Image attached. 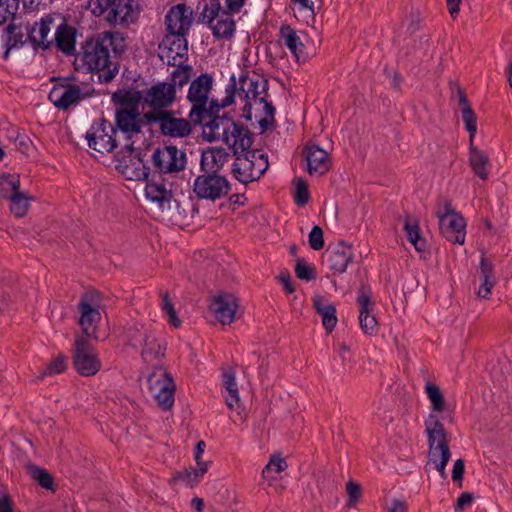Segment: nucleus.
Masks as SVG:
<instances>
[{
	"mask_svg": "<svg viewBox=\"0 0 512 512\" xmlns=\"http://www.w3.org/2000/svg\"><path fill=\"white\" fill-rule=\"evenodd\" d=\"M226 96L221 100L222 107H228L238 98L242 107V116L254 119L265 132L274 126L275 107L268 101V81L263 76L241 70L238 79L232 75L226 87Z\"/></svg>",
	"mask_w": 512,
	"mask_h": 512,
	"instance_id": "1",
	"label": "nucleus"
},
{
	"mask_svg": "<svg viewBox=\"0 0 512 512\" xmlns=\"http://www.w3.org/2000/svg\"><path fill=\"white\" fill-rule=\"evenodd\" d=\"M110 49L115 55L122 54L127 49L126 37L118 31H103L87 39L81 46V51L75 56L74 68L82 72H102L99 79L110 82L118 73L113 65Z\"/></svg>",
	"mask_w": 512,
	"mask_h": 512,
	"instance_id": "2",
	"label": "nucleus"
},
{
	"mask_svg": "<svg viewBox=\"0 0 512 512\" xmlns=\"http://www.w3.org/2000/svg\"><path fill=\"white\" fill-rule=\"evenodd\" d=\"M203 134L208 141H222L237 155L247 151L253 142L251 132L242 124L225 116H216L205 122Z\"/></svg>",
	"mask_w": 512,
	"mask_h": 512,
	"instance_id": "3",
	"label": "nucleus"
},
{
	"mask_svg": "<svg viewBox=\"0 0 512 512\" xmlns=\"http://www.w3.org/2000/svg\"><path fill=\"white\" fill-rule=\"evenodd\" d=\"M213 78L204 73L195 78L189 87L187 99L192 104L189 118L194 124H202L217 116L221 108V102L216 99L209 100Z\"/></svg>",
	"mask_w": 512,
	"mask_h": 512,
	"instance_id": "4",
	"label": "nucleus"
},
{
	"mask_svg": "<svg viewBox=\"0 0 512 512\" xmlns=\"http://www.w3.org/2000/svg\"><path fill=\"white\" fill-rule=\"evenodd\" d=\"M425 430L429 444V464H433L434 468L445 478V467L450 459L451 452L444 426L434 413H430L425 420Z\"/></svg>",
	"mask_w": 512,
	"mask_h": 512,
	"instance_id": "5",
	"label": "nucleus"
},
{
	"mask_svg": "<svg viewBox=\"0 0 512 512\" xmlns=\"http://www.w3.org/2000/svg\"><path fill=\"white\" fill-rule=\"evenodd\" d=\"M268 157L266 154L249 149L236 155L232 172L241 183L247 184L258 180L268 169Z\"/></svg>",
	"mask_w": 512,
	"mask_h": 512,
	"instance_id": "6",
	"label": "nucleus"
},
{
	"mask_svg": "<svg viewBox=\"0 0 512 512\" xmlns=\"http://www.w3.org/2000/svg\"><path fill=\"white\" fill-rule=\"evenodd\" d=\"M233 13L221 7L220 0H210L205 3L201 12L204 22H207L213 35L220 39H231L235 32V21Z\"/></svg>",
	"mask_w": 512,
	"mask_h": 512,
	"instance_id": "7",
	"label": "nucleus"
},
{
	"mask_svg": "<svg viewBox=\"0 0 512 512\" xmlns=\"http://www.w3.org/2000/svg\"><path fill=\"white\" fill-rule=\"evenodd\" d=\"M439 219L441 234L451 243L463 244L466 236V222L463 216L455 211L451 203L445 201L436 212Z\"/></svg>",
	"mask_w": 512,
	"mask_h": 512,
	"instance_id": "8",
	"label": "nucleus"
},
{
	"mask_svg": "<svg viewBox=\"0 0 512 512\" xmlns=\"http://www.w3.org/2000/svg\"><path fill=\"white\" fill-rule=\"evenodd\" d=\"M185 152L176 146L166 145L155 149L152 154V165L159 175L173 177L186 167Z\"/></svg>",
	"mask_w": 512,
	"mask_h": 512,
	"instance_id": "9",
	"label": "nucleus"
},
{
	"mask_svg": "<svg viewBox=\"0 0 512 512\" xmlns=\"http://www.w3.org/2000/svg\"><path fill=\"white\" fill-rule=\"evenodd\" d=\"M193 192L198 199L216 201L229 194L230 183L221 174L202 172L194 179Z\"/></svg>",
	"mask_w": 512,
	"mask_h": 512,
	"instance_id": "10",
	"label": "nucleus"
},
{
	"mask_svg": "<svg viewBox=\"0 0 512 512\" xmlns=\"http://www.w3.org/2000/svg\"><path fill=\"white\" fill-rule=\"evenodd\" d=\"M115 119L118 129L126 135L127 139L138 134L142 124L138 100L125 95L116 110Z\"/></svg>",
	"mask_w": 512,
	"mask_h": 512,
	"instance_id": "11",
	"label": "nucleus"
},
{
	"mask_svg": "<svg viewBox=\"0 0 512 512\" xmlns=\"http://www.w3.org/2000/svg\"><path fill=\"white\" fill-rule=\"evenodd\" d=\"M73 365L84 377L93 376L101 369V361L87 338L79 337L75 340Z\"/></svg>",
	"mask_w": 512,
	"mask_h": 512,
	"instance_id": "12",
	"label": "nucleus"
},
{
	"mask_svg": "<svg viewBox=\"0 0 512 512\" xmlns=\"http://www.w3.org/2000/svg\"><path fill=\"white\" fill-rule=\"evenodd\" d=\"M176 89L173 84L167 82H158L143 91V105L151 108L153 112L146 114L149 118L158 112H167L165 109L170 107L176 100Z\"/></svg>",
	"mask_w": 512,
	"mask_h": 512,
	"instance_id": "13",
	"label": "nucleus"
},
{
	"mask_svg": "<svg viewBox=\"0 0 512 512\" xmlns=\"http://www.w3.org/2000/svg\"><path fill=\"white\" fill-rule=\"evenodd\" d=\"M117 130L113 125L102 119L94 123L86 134L90 148L104 154L112 152L117 147Z\"/></svg>",
	"mask_w": 512,
	"mask_h": 512,
	"instance_id": "14",
	"label": "nucleus"
},
{
	"mask_svg": "<svg viewBox=\"0 0 512 512\" xmlns=\"http://www.w3.org/2000/svg\"><path fill=\"white\" fill-rule=\"evenodd\" d=\"M149 120L158 123L161 132L170 137L184 138L192 132V121L177 118L172 112H158L150 116Z\"/></svg>",
	"mask_w": 512,
	"mask_h": 512,
	"instance_id": "15",
	"label": "nucleus"
},
{
	"mask_svg": "<svg viewBox=\"0 0 512 512\" xmlns=\"http://www.w3.org/2000/svg\"><path fill=\"white\" fill-rule=\"evenodd\" d=\"M172 186L173 183L168 178L162 175L154 176L146 184L145 195L161 210L169 209L173 198Z\"/></svg>",
	"mask_w": 512,
	"mask_h": 512,
	"instance_id": "16",
	"label": "nucleus"
},
{
	"mask_svg": "<svg viewBox=\"0 0 512 512\" xmlns=\"http://www.w3.org/2000/svg\"><path fill=\"white\" fill-rule=\"evenodd\" d=\"M324 261L334 273L342 274L353 261L352 247L344 241L330 244L324 253Z\"/></svg>",
	"mask_w": 512,
	"mask_h": 512,
	"instance_id": "17",
	"label": "nucleus"
},
{
	"mask_svg": "<svg viewBox=\"0 0 512 512\" xmlns=\"http://www.w3.org/2000/svg\"><path fill=\"white\" fill-rule=\"evenodd\" d=\"M161 58L166 59L167 64L176 66L182 64L188 55V42L185 36L168 34L160 46Z\"/></svg>",
	"mask_w": 512,
	"mask_h": 512,
	"instance_id": "18",
	"label": "nucleus"
},
{
	"mask_svg": "<svg viewBox=\"0 0 512 512\" xmlns=\"http://www.w3.org/2000/svg\"><path fill=\"white\" fill-rule=\"evenodd\" d=\"M129 338L133 345L139 343L143 346L141 356L144 362L152 363L154 360L164 356V348L157 337L154 333L144 329L143 326H141V329H136Z\"/></svg>",
	"mask_w": 512,
	"mask_h": 512,
	"instance_id": "19",
	"label": "nucleus"
},
{
	"mask_svg": "<svg viewBox=\"0 0 512 512\" xmlns=\"http://www.w3.org/2000/svg\"><path fill=\"white\" fill-rule=\"evenodd\" d=\"M0 186L11 191L10 195H4L11 201L10 210L16 217H23L29 208L30 199L19 191L20 180L17 175H8L0 178Z\"/></svg>",
	"mask_w": 512,
	"mask_h": 512,
	"instance_id": "20",
	"label": "nucleus"
},
{
	"mask_svg": "<svg viewBox=\"0 0 512 512\" xmlns=\"http://www.w3.org/2000/svg\"><path fill=\"white\" fill-rule=\"evenodd\" d=\"M209 308L222 325H229L234 321L238 309L237 298L233 294L220 292L211 299Z\"/></svg>",
	"mask_w": 512,
	"mask_h": 512,
	"instance_id": "21",
	"label": "nucleus"
},
{
	"mask_svg": "<svg viewBox=\"0 0 512 512\" xmlns=\"http://www.w3.org/2000/svg\"><path fill=\"white\" fill-rule=\"evenodd\" d=\"M165 25L169 34L186 36L192 25V11L183 3L171 7L165 16Z\"/></svg>",
	"mask_w": 512,
	"mask_h": 512,
	"instance_id": "22",
	"label": "nucleus"
},
{
	"mask_svg": "<svg viewBox=\"0 0 512 512\" xmlns=\"http://www.w3.org/2000/svg\"><path fill=\"white\" fill-rule=\"evenodd\" d=\"M138 15V4L134 0H115L105 19L113 25H127L135 22Z\"/></svg>",
	"mask_w": 512,
	"mask_h": 512,
	"instance_id": "23",
	"label": "nucleus"
},
{
	"mask_svg": "<svg viewBox=\"0 0 512 512\" xmlns=\"http://www.w3.org/2000/svg\"><path fill=\"white\" fill-rule=\"evenodd\" d=\"M307 162V171L310 175L321 176L331 167L328 153L317 145H307L303 150Z\"/></svg>",
	"mask_w": 512,
	"mask_h": 512,
	"instance_id": "24",
	"label": "nucleus"
},
{
	"mask_svg": "<svg viewBox=\"0 0 512 512\" xmlns=\"http://www.w3.org/2000/svg\"><path fill=\"white\" fill-rule=\"evenodd\" d=\"M84 98L82 90L77 85L54 87L49 93V100L59 109L66 110L71 105Z\"/></svg>",
	"mask_w": 512,
	"mask_h": 512,
	"instance_id": "25",
	"label": "nucleus"
},
{
	"mask_svg": "<svg viewBox=\"0 0 512 512\" xmlns=\"http://www.w3.org/2000/svg\"><path fill=\"white\" fill-rule=\"evenodd\" d=\"M54 27V17L47 15L39 22H35L32 29L29 31V40L33 43L35 48L46 50L53 44V38L49 39L48 35Z\"/></svg>",
	"mask_w": 512,
	"mask_h": 512,
	"instance_id": "26",
	"label": "nucleus"
},
{
	"mask_svg": "<svg viewBox=\"0 0 512 512\" xmlns=\"http://www.w3.org/2000/svg\"><path fill=\"white\" fill-rule=\"evenodd\" d=\"M94 293L85 294L78 304L81 313L79 324L86 336L90 337V330L100 321L101 315L99 310L92 305Z\"/></svg>",
	"mask_w": 512,
	"mask_h": 512,
	"instance_id": "27",
	"label": "nucleus"
},
{
	"mask_svg": "<svg viewBox=\"0 0 512 512\" xmlns=\"http://www.w3.org/2000/svg\"><path fill=\"white\" fill-rule=\"evenodd\" d=\"M229 158V153L223 148H208L205 151H203L201 155V171L219 174V171L224 167L225 163H227Z\"/></svg>",
	"mask_w": 512,
	"mask_h": 512,
	"instance_id": "28",
	"label": "nucleus"
},
{
	"mask_svg": "<svg viewBox=\"0 0 512 512\" xmlns=\"http://www.w3.org/2000/svg\"><path fill=\"white\" fill-rule=\"evenodd\" d=\"M56 47L65 53L71 55L75 51L76 43V29L62 21L56 26L55 34L53 37Z\"/></svg>",
	"mask_w": 512,
	"mask_h": 512,
	"instance_id": "29",
	"label": "nucleus"
},
{
	"mask_svg": "<svg viewBox=\"0 0 512 512\" xmlns=\"http://www.w3.org/2000/svg\"><path fill=\"white\" fill-rule=\"evenodd\" d=\"M280 38L283 44L290 50L296 61H305L307 54L305 53V45L297 32L289 25L280 28Z\"/></svg>",
	"mask_w": 512,
	"mask_h": 512,
	"instance_id": "30",
	"label": "nucleus"
},
{
	"mask_svg": "<svg viewBox=\"0 0 512 512\" xmlns=\"http://www.w3.org/2000/svg\"><path fill=\"white\" fill-rule=\"evenodd\" d=\"M313 306L321 316L322 324L326 331L330 333L337 324L336 308L328 303L324 297L316 296L313 300Z\"/></svg>",
	"mask_w": 512,
	"mask_h": 512,
	"instance_id": "31",
	"label": "nucleus"
},
{
	"mask_svg": "<svg viewBox=\"0 0 512 512\" xmlns=\"http://www.w3.org/2000/svg\"><path fill=\"white\" fill-rule=\"evenodd\" d=\"M223 387L227 392V395L225 396L227 407L229 409L239 407L240 397L234 371L229 370L223 373Z\"/></svg>",
	"mask_w": 512,
	"mask_h": 512,
	"instance_id": "32",
	"label": "nucleus"
},
{
	"mask_svg": "<svg viewBox=\"0 0 512 512\" xmlns=\"http://www.w3.org/2000/svg\"><path fill=\"white\" fill-rule=\"evenodd\" d=\"M404 230L409 242L415 247V249L418 252L425 251L426 241L421 237L418 220L411 216H407L404 222Z\"/></svg>",
	"mask_w": 512,
	"mask_h": 512,
	"instance_id": "33",
	"label": "nucleus"
},
{
	"mask_svg": "<svg viewBox=\"0 0 512 512\" xmlns=\"http://www.w3.org/2000/svg\"><path fill=\"white\" fill-rule=\"evenodd\" d=\"M469 161L474 173L481 179H486L488 176L486 168L488 164V157L484 152L477 149L473 145V142H470Z\"/></svg>",
	"mask_w": 512,
	"mask_h": 512,
	"instance_id": "34",
	"label": "nucleus"
},
{
	"mask_svg": "<svg viewBox=\"0 0 512 512\" xmlns=\"http://www.w3.org/2000/svg\"><path fill=\"white\" fill-rule=\"evenodd\" d=\"M459 104L462 106V119L467 131L469 132V140L470 142H473L477 131L476 115L469 105L466 96L462 92L459 93Z\"/></svg>",
	"mask_w": 512,
	"mask_h": 512,
	"instance_id": "35",
	"label": "nucleus"
},
{
	"mask_svg": "<svg viewBox=\"0 0 512 512\" xmlns=\"http://www.w3.org/2000/svg\"><path fill=\"white\" fill-rule=\"evenodd\" d=\"M480 278L481 284L477 293L479 297L486 299L491 294V289L494 285V278L492 274V266L485 258H482L481 260Z\"/></svg>",
	"mask_w": 512,
	"mask_h": 512,
	"instance_id": "36",
	"label": "nucleus"
},
{
	"mask_svg": "<svg viewBox=\"0 0 512 512\" xmlns=\"http://www.w3.org/2000/svg\"><path fill=\"white\" fill-rule=\"evenodd\" d=\"M5 47L4 59H8L10 50L12 48L22 46L24 44V34L20 27L10 23L4 30Z\"/></svg>",
	"mask_w": 512,
	"mask_h": 512,
	"instance_id": "37",
	"label": "nucleus"
},
{
	"mask_svg": "<svg viewBox=\"0 0 512 512\" xmlns=\"http://www.w3.org/2000/svg\"><path fill=\"white\" fill-rule=\"evenodd\" d=\"M147 382L151 394L159 391L163 386H170L174 383L170 374L162 367H156L148 376Z\"/></svg>",
	"mask_w": 512,
	"mask_h": 512,
	"instance_id": "38",
	"label": "nucleus"
},
{
	"mask_svg": "<svg viewBox=\"0 0 512 512\" xmlns=\"http://www.w3.org/2000/svg\"><path fill=\"white\" fill-rule=\"evenodd\" d=\"M425 392L431 403L432 412L444 411L445 399L440 388L431 382H427L425 385Z\"/></svg>",
	"mask_w": 512,
	"mask_h": 512,
	"instance_id": "39",
	"label": "nucleus"
},
{
	"mask_svg": "<svg viewBox=\"0 0 512 512\" xmlns=\"http://www.w3.org/2000/svg\"><path fill=\"white\" fill-rule=\"evenodd\" d=\"M207 470V465H196V468H194L193 470H184L178 472L175 477V480L182 481L187 486L193 487L199 482L200 478L204 476Z\"/></svg>",
	"mask_w": 512,
	"mask_h": 512,
	"instance_id": "40",
	"label": "nucleus"
},
{
	"mask_svg": "<svg viewBox=\"0 0 512 512\" xmlns=\"http://www.w3.org/2000/svg\"><path fill=\"white\" fill-rule=\"evenodd\" d=\"M192 67L190 65L178 64L176 69L171 73V79L168 84H173V87L182 88L186 85L191 77Z\"/></svg>",
	"mask_w": 512,
	"mask_h": 512,
	"instance_id": "41",
	"label": "nucleus"
},
{
	"mask_svg": "<svg viewBox=\"0 0 512 512\" xmlns=\"http://www.w3.org/2000/svg\"><path fill=\"white\" fill-rule=\"evenodd\" d=\"M175 384L163 386L159 391L152 394L157 404L164 410L170 409L174 404Z\"/></svg>",
	"mask_w": 512,
	"mask_h": 512,
	"instance_id": "42",
	"label": "nucleus"
},
{
	"mask_svg": "<svg viewBox=\"0 0 512 512\" xmlns=\"http://www.w3.org/2000/svg\"><path fill=\"white\" fill-rule=\"evenodd\" d=\"M160 306L163 313L166 315L168 322L175 328L180 327L181 320L178 318L174 305L167 292L161 294Z\"/></svg>",
	"mask_w": 512,
	"mask_h": 512,
	"instance_id": "43",
	"label": "nucleus"
},
{
	"mask_svg": "<svg viewBox=\"0 0 512 512\" xmlns=\"http://www.w3.org/2000/svg\"><path fill=\"white\" fill-rule=\"evenodd\" d=\"M356 303L359 307V317L373 314L375 302L371 299L370 293L366 289L361 288L358 291Z\"/></svg>",
	"mask_w": 512,
	"mask_h": 512,
	"instance_id": "44",
	"label": "nucleus"
},
{
	"mask_svg": "<svg viewBox=\"0 0 512 512\" xmlns=\"http://www.w3.org/2000/svg\"><path fill=\"white\" fill-rule=\"evenodd\" d=\"M19 9V0H0V25L12 20Z\"/></svg>",
	"mask_w": 512,
	"mask_h": 512,
	"instance_id": "45",
	"label": "nucleus"
},
{
	"mask_svg": "<svg viewBox=\"0 0 512 512\" xmlns=\"http://www.w3.org/2000/svg\"><path fill=\"white\" fill-rule=\"evenodd\" d=\"M287 468V463L285 459L279 457V456H273L270 458L269 462L266 464V466L263 468L262 471V477L264 479H271L272 473H281Z\"/></svg>",
	"mask_w": 512,
	"mask_h": 512,
	"instance_id": "46",
	"label": "nucleus"
},
{
	"mask_svg": "<svg viewBox=\"0 0 512 512\" xmlns=\"http://www.w3.org/2000/svg\"><path fill=\"white\" fill-rule=\"evenodd\" d=\"M31 476L38 481V483L46 489H50L53 486L52 476L44 469L33 466L30 468Z\"/></svg>",
	"mask_w": 512,
	"mask_h": 512,
	"instance_id": "47",
	"label": "nucleus"
},
{
	"mask_svg": "<svg viewBox=\"0 0 512 512\" xmlns=\"http://www.w3.org/2000/svg\"><path fill=\"white\" fill-rule=\"evenodd\" d=\"M294 200L298 206H304L309 201L308 187L306 182L302 179L296 181Z\"/></svg>",
	"mask_w": 512,
	"mask_h": 512,
	"instance_id": "48",
	"label": "nucleus"
},
{
	"mask_svg": "<svg viewBox=\"0 0 512 512\" xmlns=\"http://www.w3.org/2000/svg\"><path fill=\"white\" fill-rule=\"evenodd\" d=\"M359 324L362 331L367 335H374L378 332V322L373 314L359 317Z\"/></svg>",
	"mask_w": 512,
	"mask_h": 512,
	"instance_id": "49",
	"label": "nucleus"
},
{
	"mask_svg": "<svg viewBox=\"0 0 512 512\" xmlns=\"http://www.w3.org/2000/svg\"><path fill=\"white\" fill-rule=\"evenodd\" d=\"M309 245L313 250H321L324 247L323 231L321 227L314 226L309 233Z\"/></svg>",
	"mask_w": 512,
	"mask_h": 512,
	"instance_id": "50",
	"label": "nucleus"
},
{
	"mask_svg": "<svg viewBox=\"0 0 512 512\" xmlns=\"http://www.w3.org/2000/svg\"><path fill=\"white\" fill-rule=\"evenodd\" d=\"M115 0H90L89 5L92 12L96 16H101L104 13H109Z\"/></svg>",
	"mask_w": 512,
	"mask_h": 512,
	"instance_id": "51",
	"label": "nucleus"
},
{
	"mask_svg": "<svg viewBox=\"0 0 512 512\" xmlns=\"http://www.w3.org/2000/svg\"><path fill=\"white\" fill-rule=\"evenodd\" d=\"M295 274L299 279L309 281L314 278L313 269L299 260L295 267Z\"/></svg>",
	"mask_w": 512,
	"mask_h": 512,
	"instance_id": "52",
	"label": "nucleus"
},
{
	"mask_svg": "<svg viewBox=\"0 0 512 512\" xmlns=\"http://www.w3.org/2000/svg\"><path fill=\"white\" fill-rule=\"evenodd\" d=\"M66 369L65 357L58 356L47 367L45 374H59Z\"/></svg>",
	"mask_w": 512,
	"mask_h": 512,
	"instance_id": "53",
	"label": "nucleus"
},
{
	"mask_svg": "<svg viewBox=\"0 0 512 512\" xmlns=\"http://www.w3.org/2000/svg\"><path fill=\"white\" fill-rule=\"evenodd\" d=\"M347 494L349 496V504L355 503L361 496V487L359 484L349 481L346 485Z\"/></svg>",
	"mask_w": 512,
	"mask_h": 512,
	"instance_id": "54",
	"label": "nucleus"
},
{
	"mask_svg": "<svg viewBox=\"0 0 512 512\" xmlns=\"http://www.w3.org/2000/svg\"><path fill=\"white\" fill-rule=\"evenodd\" d=\"M291 2L297 7L298 11H309L314 14V2L312 0H291Z\"/></svg>",
	"mask_w": 512,
	"mask_h": 512,
	"instance_id": "55",
	"label": "nucleus"
},
{
	"mask_svg": "<svg viewBox=\"0 0 512 512\" xmlns=\"http://www.w3.org/2000/svg\"><path fill=\"white\" fill-rule=\"evenodd\" d=\"M464 461L462 459H458L455 461L453 470H452V479L454 481H461L464 474Z\"/></svg>",
	"mask_w": 512,
	"mask_h": 512,
	"instance_id": "56",
	"label": "nucleus"
},
{
	"mask_svg": "<svg viewBox=\"0 0 512 512\" xmlns=\"http://www.w3.org/2000/svg\"><path fill=\"white\" fill-rule=\"evenodd\" d=\"M473 501V496L470 493H462L457 499L455 506L456 511H462L465 507L469 506Z\"/></svg>",
	"mask_w": 512,
	"mask_h": 512,
	"instance_id": "57",
	"label": "nucleus"
},
{
	"mask_svg": "<svg viewBox=\"0 0 512 512\" xmlns=\"http://www.w3.org/2000/svg\"><path fill=\"white\" fill-rule=\"evenodd\" d=\"M246 0H226V11L238 13L244 6Z\"/></svg>",
	"mask_w": 512,
	"mask_h": 512,
	"instance_id": "58",
	"label": "nucleus"
},
{
	"mask_svg": "<svg viewBox=\"0 0 512 512\" xmlns=\"http://www.w3.org/2000/svg\"><path fill=\"white\" fill-rule=\"evenodd\" d=\"M205 447H206V444L204 441H199L196 444L195 461H196V465H198V466H202V465L208 466V464H209L208 462H204L201 460V457H202V454L204 453Z\"/></svg>",
	"mask_w": 512,
	"mask_h": 512,
	"instance_id": "59",
	"label": "nucleus"
},
{
	"mask_svg": "<svg viewBox=\"0 0 512 512\" xmlns=\"http://www.w3.org/2000/svg\"><path fill=\"white\" fill-rule=\"evenodd\" d=\"M0 512H13L11 499L7 494L0 496Z\"/></svg>",
	"mask_w": 512,
	"mask_h": 512,
	"instance_id": "60",
	"label": "nucleus"
},
{
	"mask_svg": "<svg viewBox=\"0 0 512 512\" xmlns=\"http://www.w3.org/2000/svg\"><path fill=\"white\" fill-rule=\"evenodd\" d=\"M461 2L462 0H446L447 7L452 18H456L458 15Z\"/></svg>",
	"mask_w": 512,
	"mask_h": 512,
	"instance_id": "61",
	"label": "nucleus"
},
{
	"mask_svg": "<svg viewBox=\"0 0 512 512\" xmlns=\"http://www.w3.org/2000/svg\"><path fill=\"white\" fill-rule=\"evenodd\" d=\"M388 512H407V506L402 501L394 500Z\"/></svg>",
	"mask_w": 512,
	"mask_h": 512,
	"instance_id": "62",
	"label": "nucleus"
},
{
	"mask_svg": "<svg viewBox=\"0 0 512 512\" xmlns=\"http://www.w3.org/2000/svg\"><path fill=\"white\" fill-rule=\"evenodd\" d=\"M41 0H19V5L22 4L25 10H35L40 4Z\"/></svg>",
	"mask_w": 512,
	"mask_h": 512,
	"instance_id": "63",
	"label": "nucleus"
},
{
	"mask_svg": "<svg viewBox=\"0 0 512 512\" xmlns=\"http://www.w3.org/2000/svg\"><path fill=\"white\" fill-rule=\"evenodd\" d=\"M280 280H281V282L283 283L284 289H285L288 293H292V292H294V287H293L292 283L290 282V277H289V275H281V276H280Z\"/></svg>",
	"mask_w": 512,
	"mask_h": 512,
	"instance_id": "64",
	"label": "nucleus"
}]
</instances>
